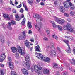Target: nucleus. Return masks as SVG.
I'll return each instance as SVG.
<instances>
[{
    "instance_id": "3c124183",
    "label": "nucleus",
    "mask_w": 75,
    "mask_h": 75,
    "mask_svg": "<svg viewBox=\"0 0 75 75\" xmlns=\"http://www.w3.org/2000/svg\"><path fill=\"white\" fill-rule=\"evenodd\" d=\"M20 11L21 12V13H24V11L23 10V8H21V9L20 10Z\"/></svg>"
},
{
    "instance_id": "5701e85b",
    "label": "nucleus",
    "mask_w": 75,
    "mask_h": 75,
    "mask_svg": "<svg viewBox=\"0 0 75 75\" xmlns=\"http://www.w3.org/2000/svg\"><path fill=\"white\" fill-rule=\"evenodd\" d=\"M67 30L68 31L70 32H71V33H73V32H74V30H73L72 28V27H71L68 29H67Z\"/></svg>"
},
{
    "instance_id": "72a5a7b5",
    "label": "nucleus",
    "mask_w": 75,
    "mask_h": 75,
    "mask_svg": "<svg viewBox=\"0 0 75 75\" xmlns=\"http://www.w3.org/2000/svg\"><path fill=\"white\" fill-rule=\"evenodd\" d=\"M8 24L9 26V28L8 27V28H9L10 30H11V26H10L11 25V22H9L8 23Z\"/></svg>"
},
{
    "instance_id": "1a4fd4ad",
    "label": "nucleus",
    "mask_w": 75,
    "mask_h": 75,
    "mask_svg": "<svg viewBox=\"0 0 75 75\" xmlns=\"http://www.w3.org/2000/svg\"><path fill=\"white\" fill-rule=\"evenodd\" d=\"M19 52L20 54L22 55H24V54H25V49H24L22 50V49L19 50Z\"/></svg>"
},
{
    "instance_id": "de8ad7c7",
    "label": "nucleus",
    "mask_w": 75,
    "mask_h": 75,
    "mask_svg": "<svg viewBox=\"0 0 75 75\" xmlns=\"http://www.w3.org/2000/svg\"><path fill=\"white\" fill-rule=\"evenodd\" d=\"M11 75H17L16 74V73L13 71H12L11 72Z\"/></svg>"
},
{
    "instance_id": "ea45409f",
    "label": "nucleus",
    "mask_w": 75,
    "mask_h": 75,
    "mask_svg": "<svg viewBox=\"0 0 75 75\" xmlns=\"http://www.w3.org/2000/svg\"><path fill=\"white\" fill-rule=\"evenodd\" d=\"M8 62H11V58L10 57H8Z\"/></svg>"
},
{
    "instance_id": "ddd939ff",
    "label": "nucleus",
    "mask_w": 75,
    "mask_h": 75,
    "mask_svg": "<svg viewBox=\"0 0 75 75\" xmlns=\"http://www.w3.org/2000/svg\"><path fill=\"white\" fill-rule=\"evenodd\" d=\"M25 36H23V35H21L19 36L18 37V38L19 40H25Z\"/></svg>"
},
{
    "instance_id": "f8f14e48",
    "label": "nucleus",
    "mask_w": 75,
    "mask_h": 75,
    "mask_svg": "<svg viewBox=\"0 0 75 75\" xmlns=\"http://www.w3.org/2000/svg\"><path fill=\"white\" fill-rule=\"evenodd\" d=\"M3 16L4 18H7V20H10V18L9 17V16L7 14H4L3 15Z\"/></svg>"
},
{
    "instance_id": "6e6552de",
    "label": "nucleus",
    "mask_w": 75,
    "mask_h": 75,
    "mask_svg": "<svg viewBox=\"0 0 75 75\" xmlns=\"http://www.w3.org/2000/svg\"><path fill=\"white\" fill-rule=\"evenodd\" d=\"M8 64L9 66V67L11 69H13L14 68V66L13 65V63L11 62H8Z\"/></svg>"
},
{
    "instance_id": "052dcab7",
    "label": "nucleus",
    "mask_w": 75,
    "mask_h": 75,
    "mask_svg": "<svg viewBox=\"0 0 75 75\" xmlns=\"http://www.w3.org/2000/svg\"><path fill=\"white\" fill-rule=\"evenodd\" d=\"M23 35V36L25 35V37H26V35L25 34V32H23L22 33Z\"/></svg>"
},
{
    "instance_id": "4be33fe9",
    "label": "nucleus",
    "mask_w": 75,
    "mask_h": 75,
    "mask_svg": "<svg viewBox=\"0 0 75 75\" xmlns=\"http://www.w3.org/2000/svg\"><path fill=\"white\" fill-rule=\"evenodd\" d=\"M43 72L44 74H48L49 73V70L47 69L44 70H43Z\"/></svg>"
},
{
    "instance_id": "f704fd0d",
    "label": "nucleus",
    "mask_w": 75,
    "mask_h": 75,
    "mask_svg": "<svg viewBox=\"0 0 75 75\" xmlns=\"http://www.w3.org/2000/svg\"><path fill=\"white\" fill-rule=\"evenodd\" d=\"M23 7H25V8L26 11H28V8H27V6L26 5L24 6V3H23Z\"/></svg>"
},
{
    "instance_id": "423d86ee",
    "label": "nucleus",
    "mask_w": 75,
    "mask_h": 75,
    "mask_svg": "<svg viewBox=\"0 0 75 75\" xmlns=\"http://www.w3.org/2000/svg\"><path fill=\"white\" fill-rule=\"evenodd\" d=\"M23 66L25 67L28 70H30L31 69V67H30V65L29 63L27 62L25 64H23Z\"/></svg>"
},
{
    "instance_id": "680f3d73",
    "label": "nucleus",
    "mask_w": 75,
    "mask_h": 75,
    "mask_svg": "<svg viewBox=\"0 0 75 75\" xmlns=\"http://www.w3.org/2000/svg\"><path fill=\"white\" fill-rule=\"evenodd\" d=\"M30 41L32 42H34V38H32L30 39Z\"/></svg>"
},
{
    "instance_id": "0eeeda50",
    "label": "nucleus",
    "mask_w": 75,
    "mask_h": 75,
    "mask_svg": "<svg viewBox=\"0 0 75 75\" xmlns=\"http://www.w3.org/2000/svg\"><path fill=\"white\" fill-rule=\"evenodd\" d=\"M21 71L25 75H28V71L25 69L23 68V69H21Z\"/></svg>"
},
{
    "instance_id": "393cba45",
    "label": "nucleus",
    "mask_w": 75,
    "mask_h": 75,
    "mask_svg": "<svg viewBox=\"0 0 75 75\" xmlns=\"http://www.w3.org/2000/svg\"><path fill=\"white\" fill-rule=\"evenodd\" d=\"M58 67V65L57 64L54 63L53 64V68H57Z\"/></svg>"
},
{
    "instance_id": "c03bdc74",
    "label": "nucleus",
    "mask_w": 75,
    "mask_h": 75,
    "mask_svg": "<svg viewBox=\"0 0 75 75\" xmlns=\"http://www.w3.org/2000/svg\"><path fill=\"white\" fill-rule=\"evenodd\" d=\"M65 8H68L69 7V5H68V3H67L64 6Z\"/></svg>"
},
{
    "instance_id": "bb28decb",
    "label": "nucleus",
    "mask_w": 75,
    "mask_h": 75,
    "mask_svg": "<svg viewBox=\"0 0 75 75\" xmlns=\"http://www.w3.org/2000/svg\"><path fill=\"white\" fill-rule=\"evenodd\" d=\"M25 45H26L29 44V42H28V40H25Z\"/></svg>"
},
{
    "instance_id": "c9c22d12",
    "label": "nucleus",
    "mask_w": 75,
    "mask_h": 75,
    "mask_svg": "<svg viewBox=\"0 0 75 75\" xmlns=\"http://www.w3.org/2000/svg\"><path fill=\"white\" fill-rule=\"evenodd\" d=\"M70 14L71 16H75V12H74L71 11L70 12Z\"/></svg>"
},
{
    "instance_id": "0e129e2a",
    "label": "nucleus",
    "mask_w": 75,
    "mask_h": 75,
    "mask_svg": "<svg viewBox=\"0 0 75 75\" xmlns=\"http://www.w3.org/2000/svg\"><path fill=\"white\" fill-rule=\"evenodd\" d=\"M21 18H24V14H22L21 15Z\"/></svg>"
},
{
    "instance_id": "09e8293b",
    "label": "nucleus",
    "mask_w": 75,
    "mask_h": 75,
    "mask_svg": "<svg viewBox=\"0 0 75 75\" xmlns=\"http://www.w3.org/2000/svg\"><path fill=\"white\" fill-rule=\"evenodd\" d=\"M17 49L18 50V52H19V50H21V48H20V47L19 46H17Z\"/></svg>"
},
{
    "instance_id": "13d9d810",
    "label": "nucleus",
    "mask_w": 75,
    "mask_h": 75,
    "mask_svg": "<svg viewBox=\"0 0 75 75\" xmlns=\"http://www.w3.org/2000/svg\"><path fill=\"white\" fill-rule=\"evenodd\" d=\"M43 19L42 18H41V17L40 16V17L38 18V20H41V21H42V20Z\"/></svg>"
},
{
    "instance_id": "774afa93",
    "label": "nucleus",
    "mask_w": 75,
    "mask_h": 75,
    "mask_svg": "<svg viewBox=\"0 0 75 75\" xmlns=\"http://www.w3.org/2000/svg\"><path fill=\"white\" fill-rule=\"evenodd\" d=\"M13 11L14 13H16V9H13Z\"/></svg>"
},
{
    "instance_id": "20e7f679",
    "label": "nucleus",
    "mask_w": 75,
    "mask_h": 75,
    "mask_svg": "<svg viewBox=\"0 0 75 75\" xmlns=\"http://www.w3.org/2000/svg\"><path fill=\"white\" fill-rule=\"evenodd\" d=\"M64 42H65L67 45V46H68V47H67V49L66 50V51L67 53H71V48H70V47H69V45L68 44V40H63Z\"/></svg>"
},
{
    "instance_id": "6ab92c4d",
    "label": "nucleus",
    "mask_w": 75,
    "mask_h": 75,
    "mask_svg": "<svg viewBox=\"0 0 75 75\" xmlns=\"http://www.w3.org/2000/svg\"><path fill=\"white\" fill-rule=\"evenodd\" d=\"M0 40L2 43H3V42H4V37L3 36H0Z\"/></svg>"
},
{
    "instance_id": "9d476101",
    "label": "nucleus",
    "mask_w": 75,
    "mask_h": 75,
    "mask_svg": "<svg viewBox=\"0 0 75 75\" xmlns=\"http://www.w3.org/2000/svg\"><path fill=\"white\" fill-rule=\"evenodd\" d=\"M15 20L17 21H20L21 19V18H19V16L18 15V14H15Z\"/></svg>"
},
{
    "instance_id": "a878e982",
    "label": "nucleus",
    "mask_w": 75,
    "mask_h": 75,
    "mask_svg": "<svg viewBox=\"0 0 75 75\" xmlns=\"http://www.w3.org/2000/svg\"><path fill=\"white\" fill-rule=\"evenodd\" d=\"M56 27H58L59 30V31H62V28L61 26L59 25H57Z\"/></svg>"
},
{
    "instance_id": "412c9836",
    "label": "nucleus",
    "mask_w": 75,
    "mask_h": 75,
    "mask_svg": "<svg viewBox=\"0 0 75 75\" xmlns=\"http://www.w3.org/2000/svg\"><path fill=\"white\" fill-rule=\"evenodd\" d=\"M35 48H36V51H39V52H40V46L39 45H38V46L35 47Z\"/></svg>"
},
{
    "instance_id": "9b49d317",
    "label": "nucleus",
    "mask_w": 75,
    "mask_h": 75,
    "mask_svg": "<svg viewBox=\"0 0 75 75\" xmlns=\"http://www.w3.org/2000/svg\"><path fill=\"white\" fill-rule=\"evenodd\" d=\"M60 11L62 13H64L65 11V8L62 6H61L60 7Z\"/></svg>"
},
{
    "instance_id": "a18cd8bd",
    "label": "nucleus",
    "mask_w": 75,
    "mask_h": 75,
    "mask_svg": "<svg viewBox=\"0 0 75 75\" xmlns=\"http://www.w3.org/2000/svg\"><path fill=\"white\" fill-rule=\"evenodd\" d=\"M25 46H26V47L28 48V49H29L30 48V45L29 44L27 45H25Z\"/></svg>"
},
{
    "instance_id": "79ce46f5",
    "label": "nucleus",
    "mask_w": 75,
    "mask_h": 75,
    "mask_svg": "<svg viewBox=\"0 0 75 75\" xmlns=\"http://www.w3.org/2000/svg\"><path fill=\"white\" fill-rule=\"evenodd\" d=\"M68 4H69V7H70L71 6H72L73 5L71 2H69Z\"/></svg>"
},
{
    "instance_id": "f257e3e1",
    "label": "nucleus",
    "mask_w": 75,
    "mask_h": 75,
    "mask_svg": "<svg viewBox=\"0 0 75 75\" xmlns=\"http://www.w3.org/2000/svg\"><path fill=\"white\" fill-rule=\"evenodd\" d=\"M54 18L57 23H58V24H60L61 25H63L65 23V21L64 19L58 18L55 16H54Z\"/></svg>"
},
{
    "instance_id": "a19ab883",
    "label": "nucleus",
    "mask_w": 75,
    "mask_h": 75,
    "mask_svg": "<svg viewBox=\"0 0 75 75\" xmlns=\"http://www.w3.org/2000/svg\"><path fill=\"white\" fill-rule=\"evenodd\" d=\"M52 37L53 38H55L56 40H58V36H54V35H53Z\"/></svg>"
},
{
    "instance_id": "8fccbe9b",
    "label": "nucleus",
    "mask_w": 75,
    "mask_h": 75,
    "mask_svg": "<svg viewBox=\"0 0 75 75\" xmlns=\"http://www.w3.org/2000/svg\"><path fill=\"white\" fill-rule=\"evenodd\" d=\"M46 32H47V34H49L50 33V30H49V29H47L46 30Z\"/></svg>"
},
{
    "instance_id": "69168bd1",
    "label": "nucleus",
    "mask_w": 75,
    "mask_h": 75,
    "mask_svg": "<svg viewBox=\"0 0 75 75\" xmlns=\"http://www.w3.org/2000/svg\"><path fill=\"white\" fill-rule=\"evenodd\" d=\"M65 38H67L68 39H69V38H70V36H65Z\"/></svg>"
},
{
    "instance_id": "6e6d98bb",
    "label": "nucleus",
    "mask_w": 75,
    "mask_h": 75,
    "mask_svg": "<svg viewBox=\"0 0 75 75\" xmlns=\"http://www.w3.org/2000/svg\"><path fill=\"white\" fill-rule=\"evenodd\" d=\"M69 40L70 41H72L73 40H74V39L72 37H70V38H69Z\"/></svg>"
},
{
    "instance_id": "603ef678",
    "label": "nucleus",
    "mask_w": 75,
    "mask_h": 75,
    "mask_svg": "<svg viewBox=\"0 0 75 75\" xmlns=\"http://www.w3.org/2000/svg\"><path fill=\"white\" fill-rule=\"evenodd\" d=\"M21 7V3L20 5L18 6H17L16 7L17 8H20Z\"/></svg>"
},
{
    "instance_id": "2f4dec72",
    "label": "nucleus",
    "mask_w": 75,
    "mask_h": 75,
    "mask_svg": "<svg viewBox=\"0 0 75 75\" xmlns=\"http://www.w3.org/2000/svg\"><path fill=\"white\" fill-rule=\"evenodd\" d=\"M35 17L38 19V18L40 17V16L38 14H35Z\"/></svg>"
},
{
    "instance_id": "a211bd4d",
    "label": "nucleus",
    "mask_w": 75,
    "mask_h": 75,
    "mask_svg": "<svg viewBox=\"0 0 75 75\" xmlns=\"http://www.w3.org/2000/svg\"><path fill=\"white\" fill-rule=\"evenodd\" d=\"M1 58L3 59H5L6 58V55H5V53H3L1 56Z\"/></svg>"
},
{
    "instance_id": "f3484780",
    "label": "nucleus",
    "mask_w": 75,
    "mask_h": 75,
    "mask_svg": "<svg viewBox=\"0 0 75 75\" xmlns=\"http://www.w3.org/2000/svg\"><path fill=\"white\" fill-rule=\"evenodd\" d=\"M51 23L52 24V26L53 27V28H56V27H57V25L55 24V23L54 21H51Z\"/></svg>"
},
{
    "instance_id": "f03ea898",
    "label": "nucleus",
    "mask_w": 75,
    "mask_h": 75,
    "mask_svg": "<svg viewBox=\"0 0 75 75\" xmlns=\"http://www.w3.org/2000/svg\"><path fill=\"white\" fill-rule=\"evenodd\" d=\"M41 69H42L41 67H40V66L38 67L37 65H35L34 67V68H32L31 70L32 72H34L35 71L36 72L38 73V71H39V70H41Z\"/></svg>"
},
{
    "instance_id": "37998d69",
    "label": "nucleus",
    "mask_w": 75,
    "mask_h": 75,
    "mask_svg": "<svg viewBox=\"0 0 75 75\" xmlns=\"http://www.w3.org/2000/svg\"><path fill=\"white\" fill-rule=\"evenodd\" d=\"M72 61L73 62H71V63L72 64H75V59H72Z\"/></svg>"
},
{
    "instance_id": "2eb2a0df",
    "label": "nucleus",
    "mask_w": 75,
    "mask_h": 75,
    "mask_svg": "<svg viewBox=\"0 0 75 75\" xmlns=\"http://www.w3.org/2000/svg\"><path fill=\"white\" fill-rule=\"evenodd\" d=\"M27 26L28 28H32V25H31V22L29 21H28Z\"/></svg>"
},
{
    "instance_id": "aec40b11",
    "label": "nucleus",
    "mask_w": 75,
    "mask_h": 75,
    "mask_svg": "<svg viewBox=\"0 0 75 75\" xmlns=\"http://www.w3.org/2000/svg\"><path fill=\"white\" fill-rule=\"evenodd\" d=\"M11 49L12 50V52L13 53H15L17 51V49L16 47H11Z\"/></svg>"
},
{
    "instance_id": "b1692460",
    "label": "nucleus",
    "mask_w": 75,
    "mask_h": 75,
    "mask_svg": "<svg viewBox=\"0 0 75 75\" xmlns=\"http://www.w3.org/2000/svg\"><path fill=\"white\" fill-rule=\"evenodd\" d=\"M25 18H24L23 19L22 22L21 23V25H23L24 24H25Z\"/></svg>"
},
{
    "instance_id": "e433bc0d",
    "label": "nucleus",
    "mask_w": 75,
    "mask_h": 75,
    "mask_svg": "<svg viewBox=\"0 0 75 75\" xmlns=\"http://www.w3.org/2000/svg\"><path fill=\"white\" fill-rule=\"evenodd\" d=\"M33 0H28V3L30 4V3H33Z\"/></svg>"
},
{
    "instance_id": "338daca9",
    "label": "nucleus",
    "mask_w": 75,
    "mask_h": 75,
    "mask_svg": "<svg viewBox=\"0 0 75 75\" xmlns=\"http://www.w3.org/2000/svg\"><path fill=\"white\" fill-rule=\"evenodd\" d=\"M0 67H4V65L2 64H0Z\"/></svg>"
},
{
    "instance_id": "7c9ffc66",
    "label": "nucleus",
    "mask_w": 75,
    "mask_h": 75,
    "mask_svg": "<svg viewBox=\"0 0 75 75\" xmlns=\"http://www.w3.org/2000/svg\"><path fill=\"white\" fill-rule=\"evenodd\" d=\"M67 29L71 27V25L69 23H68L67 24Z\"/></svg>"
},
{
    "instance_id": "864d4df0",
    "label": "nucleus",
    "mask_w": 75,
    "mask_h": 75,
    "mask_svg": "<svg viewBox=\"0 0 75 75\" xmlns=\"http://www.w3.org/2000/svg\"><path fill=\"white\" fill-rule=\"evenodd\" d=\"M43 40L44 41H48V39L47 38L45 37L44 38Z\"/></svg>"
},
{
    "instance_id": "dca6fc26",
    "label": "nucleus",
    "mask_w": 75,
    "mask_h": 75,
    "mask_svg": "<svg viewBox=\"0 0 75 75\" xmlns=\"http://www.w3.org/2000/svg\"><path fill=\"white\" fill-rule=\"evenodd\" d=\"M25 61L27 62H29L30 61V57L27 55H26L25 57Z\"/></svg>"
},
{
    "instance_id": "473e14b6",
    "label": "nucleus",
    "mask_w": 75,
    "mask_h": 75,
    "mask_svg": "<svg viewBox=\"0 0 75 75\" xmlns=\"http://www.w3.org/2000/svg\"><path fill=\"white\" fill-rule=\"evenodd\" d=\"M70 7V10H74V8H75V6H74V5H73Z\"/></svg>"
},
{
    "instance_id": "4c0bfd02",
    "label": "nucleus",
    "mask_w": 75,
    "mask_h": 75,
    "mask_svg": "<svg viewBox=\"0 0 75 75\" xmlns=\"http://www.w3.org/2000/svg\"><path fill=\"white\" fill-rule=\"evenodd\" d=\"M63 28L65 30H67V29H68V28H67V25L66 26L65 25H64L63 26Z\"/></svg>"
},
{
    "instance_id": "4468645a",
    "label": "nucleus",
    "mask_w": 75,
    "mask_h": 75,
    "mask_svg": "<svg viewBox=\"0 0 75 75\" xmlns=\"http://www.w3.org/2000/svg\"><path fill=\"white\" fill-rule=\"evenodd\" d=\"M44 61L46 62H48V63H50L51 61H50V59L47 57L44 58Z\"/></svg>"
},
{
    "instance_id": "49530a36",
    "label": "nucleus",
    "mask_w": 75,
    "mask_h": 75,
    "mask_svg": "<svg viewBox=\"0 0 75 75\" xmlns=\"http://www.w3.org/2000/svg\"><path fill=\"white\" fill-rule=\"evenodd\" d=\"M67 3H68V2L66 1H64L63 2L64 6H65Z\"/></svg>"
},
{
    "instance_id": "cd10ccee",
    "label": "nucleus",
    "mask_w": 75,
    "mask_h": 75,
    "mask_svg": "<svg viewBox=\"0 0 75 75\" xmlns=\"http://www.w3.org/2000/svg\"><path fill=\"white\" fill-rule=\"evenodd\" d=\"M37 54H38L39 55V56L42 59V60H43V61H44V57H43V56L41 55V54H39V53H37Z\"/></svg>"
},
{
    "instance_id": "bf43d9fd",
    "label": "nucleus",
    "mask_w": 75,
    "mask_h": 75,
    "mask_svg": "<svg viewBox=\"0 0 75 75\" xmlns=\"http://www.w3.org/2000/svg\"><path fill=\"white\" fill-rule=\"evenodd\" d=\"M28 33L30 34H33V32H32V31H31V30H29Z\"/></svg>"
},
{
    "instance_id": "5fc2aeb1",
    "label": "nucleus",
    "mask_w": 75,
    "mask_h": 75,
    "mask_svg": "<svg viewBox=\"0 0 75 75\" xmlns=\"http://www.w3.org/2000/svg\"><path fill=\"white\" fill-rule=\"evenodd\" d=\"M64 15L65 16H66V17H69V14L67 13H65L64 14Z\"/></svg>"
},
{
    "instance_id": "4d7b16f0",
    "label": "nucleus",
    "mask_w": 75,
    "mask_h": 75,
    "mask_svg": "<svg viewBox=\"0 0 75 75\" xmlns=\"http://www.w3.org/2000/svg\"><path fill=\"white\" fill-rule=\"evenodd\" d=\"M54 4L56 5L57 4V0H54Z\"/></svg>"
},
{
    "instance_id": "c756f323",
    "label": "nucleus",
    "mask_w": 75,
    "mask_h": 75,
    "mask_svg": "<svg viewBox=\"0 0 75 75\" xmlns=\"http://www.w3.org/2000/svg\"><path fill=\"white\" fill-rule=\"evenodd\" d=\"M18 52H17L15 54V57L16 58H19V57H20Z\"/></svg>"
},
{
    "instance_id": "39448f33",
    "label": "nucleus",
    "mask_w": 75,
    "mask_h": 75,
    "mask_svg": "<svg viewBox=\"0 0 75 75\" xmlns=\"http://www.w3.org/2000/svg\"><path fill=\"white\" fill-rule=\"evenodd\" d=\"M34 25L35 27V28H36V29H38V31H39V32L41 31V26L38 25V24L37 23H35L34 24Z\"/></svg>"
},
{
    "instance_id": "e2e57ef3",
    "label": "nucleus",
    "mask_w": 75,
    "mask_h": 75,
    "mask_svg": "<svg viewBox=\"0 0 75 75\" xmlns=\"http://www.w3.org/2000/svg\"><path fill=\"white\" fill-rule=\"evenodd\" d=\"M4 60V59H3L1 58V59H0V62H3V61Z\"/></svg>"
},
{
    "instance_id": "58836bf2",
    "label": "nucleus",
    "mask_w": 75,
    "mask_h": 75,
    "mask_svg": "<svg viewBox=\"0 0 75 75\" xmlns=\"http://www.w3.org/2000/svg\"><path fill=\"white\" fill-rule=\"evenodd\" d=\"M11 23L12 25H16V22L14 21H11Z\"/></svg>"
},
{
    "instance_id": "c85d7f7f",
    "label": "nucleus",
    "mask_w": 75,
    "mask_h": 75,
    "mask_svg": "<svg viewBox=\"0 0 75 75\" xmlns=\"http://www.w3.org/2000/svg\"><path fill=\"white\" fill-rule=\"evenodd\" d=\"M4 71L1 70V69L0 68V74H1V75H4Z\"/></svg>"
},
{
    "instance_id": "7ed1b4c3",
    "label": "nucleus",
    "mask_w": 75,
    "mask_h": 75,
    "mask_svg": "<svg viewBox=\"0 0 75 75\" xmlns=\"http://www.w3.org/2000/svg\"><path fill=\"white\" fill-rule=\"evenodd\" d=\"M51 46H52L51 49H52V51L50 53V55L51 56H52L53 57L55 56L56 55V52H55L54 51L52 50V49H54V45L53 43H52L50 45Z\"/></svg>"
}]
</instances>
